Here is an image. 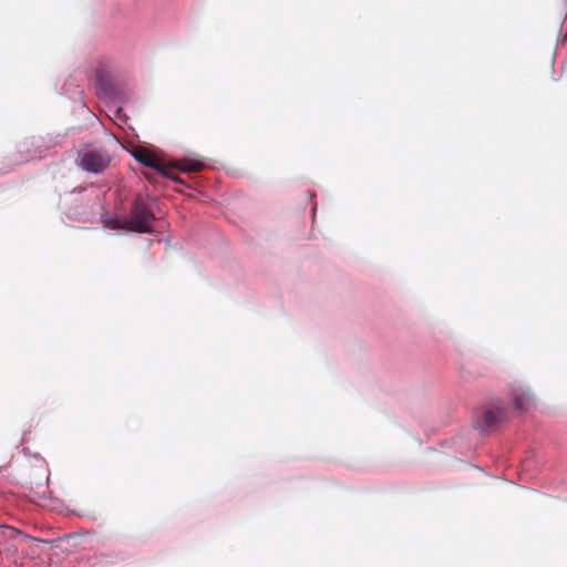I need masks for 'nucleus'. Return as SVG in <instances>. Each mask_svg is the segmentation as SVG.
Instances as JSON below:
<instances>
[{"label":"nucleus","mask_w":567,"mask_h":567,"mask_svg":"<svg viewBox=\"0 0 567 567\" xmlns=\"http://www.w3.org/2000/svg\"><path fill=\"white\" fill-rule=\"evenodd\" d=\"M133 156L142 165L151 167L161 174H166L165 165L152 151L145 147H137L133 151Z\"/></svg>","instance_id":"4"},{"label":"nucleus","mask_w":567,"mask_h":567,"mask_svg":"<svg viewBox=\"0 0 567 567\" xmlns=\"http://www.w3.org/2000/svg\"><path fill=\"white\" fill-rule=\"evenodd\" d=\"M516 410L527 412L537 405V399L530 389H520L514 394Z\"/></svg>","instance_id":"5"},{"label":"nucleus","mask_w":567,"mask_h":567,"mask_svg":"<svg viewBox=\"0 0 567 567\" xmlns=\"http://www.w3.org/2000/svg\"><path fill=\"white\" fill-rule=\"evenodd\" d=\"M111 163V156L102 150H83L79 152L78 165L92 174H102Z\"/></svg>","instance_id":"2"},{"label":"nucleus","mask_w":567,"mask_h":567,"mask_svg":"<svg viewBox=\"0 0 567 567\" xmlns=\"http://www.w3.org/2000/svg\"><path fill=\"white\" fill-rule=\"evenodd\" d=\"M154 220V214L146 202L137 196L132 205L131 216L124 218L121 224L116 223V227L135 233H151Z\"/></svg>","instance_id":"1"},{"label":"nucleus","mask_w":567,"mask_h":567,"mask_svg":"<svg viewBox=\"0 0 567 567\" xmlns=\"http://www.w3.org/2000/svg\"><path fill=\"white\" fill-rule=\"evenodd\" d=\"M184 172H199L204 167V163L200 161H183L177 165Z\"/></svg>","instance_id":"6"},{"label":"nucleus","mask_w":567,"mask_h":567,"mask_svg":"<svg viewBox=\"0 0 567 567\" xmlns=\"http://www.w3.org/2000/svg\"><path fill=\"white\" fill-rule=\"evenodd\" d=\"M509 413V410L502 403H495L485 406L482 415L485 425H496L511 422Z\"/></svg>","instance_id":"3"}]
</instances>
